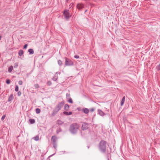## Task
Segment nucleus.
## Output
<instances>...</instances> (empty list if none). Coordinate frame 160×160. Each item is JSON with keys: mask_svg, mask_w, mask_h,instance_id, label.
Listing matches in <instances>:
<instances>
[{"mask_svg": "<svg viewBox=\"0 0 160 160\" xmlns=\"http://www.w3.org/2000/svg\"><path fill=\"white\" fill-rule=\"evenodd\" d=\"M77 8L79 10L84 8V5L82 3H78L77 5Z\"/></svg>", "mask_w": 160, "mask_h": 160, "instance_id": "obj_8", "label": "nucleus"}, {"mask_svg": "<svg viewBox=\"0 0 160 160\" xmlns=\"http://www.w3.org/2000/svg\"><path fill=\"white\" fill-rule=\"evenodd\" d=\"M13 98H14L13 95L12 94H11L8 98V102L11 101L13 99Z\"/></svg>", "mask_w": 160, "mask_h": 160, "instance_id": "obj_11", "label": "nucleus"}, {"mask_svg": "<svg viewBox=\"0 0 160 160\" xmlns=\"http://www.w3.org/2000/svg\"><path fill=\"white\" fill-rule=\"evenodd\" d=\"M61 129H59V130L58 131V130H57V133H58L59 132H61Z\"/></svg>", "mask_w": 160, "mask_h": 160, "instance_id": "obj_39", "label": "nucleus"}, {"mask_svg": "<svg viewBox=\"0 0 160 160\" xmlns=\"http://www.w3.org/2000/svg\"><path fill=\"white\" fill-rule=\"evenodd\" d=\"M1 36L0 35V40H1Z\"/></svg>", "mask_w": 160, "mask_h": 160, "instance_id": "obj_40", "label": "nucleus"}, {"mask_svg": "<svg viewBox=\"0 0 160 160\" xmlns=\"http://www.w3.org/2000/svg\"><path fill=\"white\" fill-rule=\"evenodd\" d=\"M18 84L20 85H22V82L21 80H20L18 82Z\"/></svg>", "mask_w": 160, "mask_h": 160, "instance_id": "obj_37", "label": "nucleus"}, {"mask_svg": "<svg viewBox=\"0 0 160 160\" xmlns=\"http://www.w3.org/2000/svg\"><path fill=\"white\" fill-rule=\"evenodd\" d=\"M29 121L31 124H33L35 122V120L34 119H30Z\"/></svg>", "mask_w": 160, "mask_h": 160, "instance_id": "obj_20", "label": "nucleus"}, {"mask_svg": "<svg viewBox=\"0 0 160 160\" xmlns=\"http://www.w3.org/2000/svg\"><path fill=\"white\" fill-rule=\"evenodd\" d=\"M29 54L32 55L34 53V51L32 49H29L28 50Z\"/></svg>", "mask_w": 160, "mask_h": 160, "instance_id": "obj_17", "label": "nucleus"}, {"mask_svg": "<svg viewBox=\"0 0 160 160\" xmlns=\"http://www.w3.org/2000/svg\"><path fill=\"white\" fill-rule=\"evenodd\" d=\"M63 114L66 115H71L72 114V112H66V111H64L63 112Z\"/></svg>", "mask_w": 160, "mask_h": 160, "instance_id": "obj_13", "label": "nucleus"}, {"mask_svg": "<svg viewBox=\"0 0 160 160\" xmlns=\"http://www.w3.org/2000/svg\"><path fill=\"white\" fill-rule=\"evenodd\" d=\"M61 73L59 72H57L55 73L53 77L52 78V80L54 81H56L58 78V75L60 74Z\"/></svg>", "mask_w": 160, "mask_h": 160, "instance_id": "obj_7", "label": "nucleus"}, {"mask_svg": "<svg viewBox=\"0 0 160 160\" xmlns=\"http://www.w3.org/2000/svg\"><path fill=\"white\" fill-rule=\"evenodd\" d=\"M125 96H124L122 97L120 103L121 105V106H122L123 105L125 102Z\"/></svg>", "mask_w": 160, "mask_h": 160, "instance_id": "obj_12", "label": "nucleus"}, {"mask_svg": "<svg viewBox=\"0 0 160 160\" xmlns=\"http://www.w3.org/2000/svg\"><path fill=\"white\" fill-rule=\"evenodd\" d=\"M34 87L36 88H39V85L38 84H35L34 85Z\"/></svg>", "mask_w": 160, "mask_h": 160, "instance_id": "obj_32", "label": "nucleus"}, {"mask_svg": "<svg viewBox=\"0 0 160 160\" xmlns=\"http://www.w3.org/2000/svg\"><path fill=\"white\" fill-rule=\"evenodd\" d=\"M64 104V101H62L58 103L53 109L52 113V116H54L57 114L58 111L63 107Z\"/></svg>", "mask_w": 160, "mask_h": 160, "instance_id": "obj_1", "label": "nucleus"}, {"mask_svg": "<svg viewBox=\"0 0 160 160\" xmlns=\"http://www.w3.org/2000/svg\"><path fill=\"white\" fill-rule=\"evenodd\" d=\"M89 124L87 123L84 122L82 125V129L83 130L87 129L89 128Z\"/></svg>", "mask_w": 160, "mask_h": 160, "instance_id": "obj_6", "label": "nucleus"}, {"mask_svg": "<svg viewBox=\"0 0 160 160\" xmlns=\"http://www.w3.org/2000/svg\"><path fill=\"white\" fill-rule=\"evenodd\" d=\"M52 143L53 145V147L55 149H56L57 147V142H52Z\"/></svg>", "mask_w": 160, "mask_h": 160, "instance_id": "obj_14", "label": "nucleus"}, {"mask_svg": "<svg viewBox=\"0 0 160 160\" xmlns=\"http://www.w3.org/2000/svg\"><path fill=\"white\" fill-rule=\"evenodd\" d=\"M15 91L16 92H18V87L17 85L15 86Z\"/></svg>", "mask_w": 160, "mask_h": 160, "instance_id": "obj_27", "label": "nucleus"}, {"mask_svg": "<svg viewBox=\"0 0 160 160\" xmlns=\"http://www.w3.org/2000/svg\"><path fill=\"white\" fill-rule=\"evenodd\" d=\"M95 110V108H90L89 110L90 112H93Z\"/></svg>", "mask_w": 160, "mask_h": 160, "instance_id": "obj_33", "label": "nucleus"}, {"mask_svg": "<svg viewBox=\"0 0 160 160\" xmlns=\"http://www.w3.org/2000/svg\"><path fill=\"white\" fill-rule=\"evenodd\" d=\"M51 140L52 142H57V138L55 136H53L52 137Z\"/></svg>", "mask_w": 160, "mask_h": 160, "instance_id": "obj_9", "label": "nucleus"}, {"mask_svg": "<svg viewBox=\"0 0 160 160\" xmlns=\"http://www.w3.org/2000/svg\"><path fill=\"white\" fill-rule=\"evenodd\" d=\"M41 110L39 108H37L36 109V113L37 114H39L40 113Z\"/></svg>", "mask_w": 160, "mask_h": 160, "instance_id": "obj_23", "label": "nucleus"}, {"mask_svg": "<svg viewBox=\"0 0 160 160\" xmlns=\"http://www.w3.org/2000/svg\"><path fill=\"white\" fill-rule=\"evenodd\" d=\"M69 108V106L68 104H65L64 105V109L66 111L68 110Z\"/></svg>", "mask_w": 160, "mask_h": 160, "instance_id": "obj_16", "label": "nucleus"}, {"mask_svg": "<svg viewBox=\"0 0 160 160\" xmlns=\"http://www.w3.org/2000/svg\"><path fill=\"white\" fill-rule=\"evenodd\" d=\"M33 138L35 141H36L38 140L39 139V136L38 135L35 136V137H34Z\"/></svg>", "mask_w": 160, "mask_h": 160, "instance_id": "obj_22", "label": "nucleus"}, {"mask_svg": "<svg viewBox=\"0 0 160 160\" xmlns=\"http://www.w3.org/2000/svg\"><path fill=\"white\" fill-rule=\"evenodd\" d=\"M58 64L60 66H61L62 65V61L61 60H58Z\"/></svg>", "mask_w": 160, "mask_h": 160, "instance_id": "obj_25", "label": "nucleus"}, {"mask_svg": "<svg viewBox=\"0 0 160 160\" xmlns=\"http://www.w3.org/2000/svg\"><path fill=\"white\" fill-rule=\"evenodd\" d=\"M98 114L102 116H103L105 114L102 110L100 109H98Z\"/></svg>", "mask_w": 160, "mask_h": 160, "instance_id": "obj_10", "label": "nucleus"}, {"mask_svg": "<svg viewBox=\"0 0 160 160\" xmlns=\"http://www.w3.org/2000/svg\"><path fill=\"white\" fill-rule=\"evenodd\" d=\"M108 160H109L108 158Z\"/></svg>", "mask_w": 160, "mask_h": 160, "instance_id": "obj_42", "label": "nucleus"}, {"mask_svg": "<svg viewBox=\"0 0 160 160\" xmlns=\"http://www.w3.org/2000/svg\"><path fill=\"white\" fill-rule=\"evenodd\" d=\"M66 97L67 99H68L70 98V95L69 93H67L66 94Z\"/></svg>", "mask_w": 160, "mask_h": 160, "instance_id": "obj_24", "label": "nucleus"}, {"mask_svg": "<svg viewBox=\"0 0 160 160\" xmlns=\"http://www.w3.org/2000/svg\"><path fill=\"white\" fill-rule=\"evenodd\" d=\"M83 112L86 114L88 113L89 112V110L87 108H85L83 109Z\"/></svg>", "mask_w": 160, "mask_h": 160, "instance_id": "obj_15", "label": "nucleus"}, {"mask_svg": "<svg viewBox=\"0 0 160 160\" xmlns=\"http://www.w3.org/2000/svg\"><path fill=\"white\" fill-rule=\"evenodd\" d=\"M68 102L71 103H72L73 102L72 100V99L71 98L68 99Z\"/></svg>", "mask_w": 160, "mask_h": 160, "instance_id": "obj_28", "label": "nucleus"}, {"mask_svg": "<svg viewBox=\"0 0 160 160\" xmlns=\"http://www.w3.org/2000/svg\"><path fill=\"white\" fill-rule=\"evenodd\" d=\"M47 84L48 86H50L51 85L52 82L50 81H49L47 82Z\"/></svg>", "mask_w": 160, "mask_h": 160, "instance_id": "obj_29", "label": "nucleus"}, {"mask_svg": "<svg viewBox=\"0 0 160 160\" xmlns=\"http://www.w3.org/2000/svg\"><path fill=\"white\" fill-rule=\"evenodd\" d=\"M74 57L75 58L78 59L79 58V56L78 55H75L74 56Z\"/></svg>", "mask_w": 160, "mask_h": 160, "instance_id": "obj_35", "label": "nucleus"}, {"mask_svg": "<svg viewBox=\"0 0 160 160\" xmlns=\"http://www.w3.org/2000/svg\"><path fill=\"white\" fill-rule=\"evenodd\" d=\"M65 66H71L73 65V62L72 61L67 58H65Z\"/></svg>", "mask_w": 160, "mask_h": 160, "instance_id": "obj_4", "label": "nucleus"}, {"mask_svg": "<svg viewBox=\"0 0 160 160\" xmlns=\"http://www.w3.org/2000/svg\"><path fill=\"white\" fill-rule=\"evenodd\" d=\"M13 69V67L12 66H11L8 68V71L9 72H11Z\"/></svg>", "mask_w": 160, "mask_h": 160, "instance_id": "obj_19", "label": "nucleus"}, {"mask_svg": "<svg viewBox=\"0 0 160 160\" xmlns=\"http://www.w3.org/2000/svg\"><path fill=\"white\" fill-rule=\"evenodd\" d=\"M28 46V44H25V45H24L23 46V48L24 49H26L27 48V46Z\"/></svg>", "mask_w": 160, "mask_h": 160, "instance_id": "obj_36", "label": "nucleus"}, {"mask_svg": "<svg viewBox=\"0 0 160 160\" xmlns=\"http://www.w3.org/2000/svg\"><path fill=\"white\" fill-rule=\"evenodd\" d=\"M63 14L65 18L67 20L69 18L71 17V15H70L69 12L68 10H65L63 12Z\"/></svg>", "mask_w": 160, "mask_h": 160, "instance_id": "obj_5", "label": "nucleus"}, {"mask_svg": "<svg viewBox=\"0 0 160 160\" xmlns=\"http://www.w3.org/2000/svg\"><path fill=\"white\" fill-rule=\"evenodd\" d=\"M21 92L20 91H19L18 92V96H20L21 95Z\"/></svg>", "mask_w": 160, "mask_h": 160, "instance_id": "obj_38", "label": "nucleus"}, {"mask_svg": "<svg viewBox=\"0 0 160 160\" xmlns=\"http://www.w3.org/2000/svg\"><path fill=\"white\" fill-rule=\"evenodd\" d=\"M18 63L17 62L15 63L14 65V68H17L18 67Z\"/></svg>", "mask_w": 160, "mask_h": 160, "instance_id": "obj_30", "label": "nucleus"}, {"mask_svg": "<svg viewBox=\"0 0 160 160\" xmlns=\"http://www.w3.org/2000/svg\"><path fill=\"white\" fill-rule=\"evenodd\" d=\"M156 68L158 71L160 70V64L156 66Z\"/></svg>", "mask_w": 160, "mask_h": 160, "instance_id": "obj_26", "label": "nucleus"}, {"mask_svg": "<svg viewBox=\"0 0 160 160\" xmlns=\"http://www.w3.org/2000/svg\"><path fill=\"white\" fill-rule=\"evenodd\" d=\"M6 82L7 84H9L10 83V81L9 79H8L6 80Z\"/></svg>", "mask_w": 160, "mask_h": 160, "instance_id": "obj_31", "label": "nucleus"}, {"mask_svg": "<svg viewBox=\"0 0 160 160\" xmlns=\"http://www.w3.org/2000/svg\"><path fill=\"white\" fill-rule=\"evenodd\" d=\"M79 125L77 123H73L70 126L69 130L72 134H75L79 129Z\"/></svg>", "mask_w": 160, "mask_h": 160, "instance_id": "obj_2", "label": "nucleus"}, {"mask_svg": "<svg viewBox=\"0 0 160 160\" xmlns=\"http://www.w3.org/2000/svg\"><path fill=\"white\" fill-rule=\"evenodd\" d=\"M23 54V50L22 49H21L19 50L18 52V55L20 56H22Z\"/></svg>", "mask_w": 160, "mask_h": 160, "instance_id": "obj_18", "label": "nucleus"}, {"mask_svg": "<svg viewBox=\"0 0 160 160\" xmlns=\"http://www.w3.org/2000/svg\"><path fill=\"white\" fill-rule=\"evenodd\" d=\"M6 117V115H3L2 116V118H1V120L2 121H3L4 120V119H5V118Z\"/></svg>", "mask_w": 160, "mask_h": 160, "instance_id": "obj_34", "label": "nucleus"}, {"mask_svg": "<svg viewBox=\"0 0 160 160\" xmlns=\"http://www.w3.org/2000/svg\"><path fill=\"white\" fill-rule=\"evenodd\" d=\"M106 142L104 140H102L99 144V148L100 151L102 153H104L106 151Z\"/></svg>", "mask_w": 160, "mask_h": 160, "instance_id": "obj_3", "label": "nucleus"}, {"mask_svg": "<svg viewBox=\"0 0 160 160\" xmlns=\"http://www.w3.org/2000/svg\"><path fill=\"white\" fill-rule=\"evenodd\" d=\"M88 148H89V146H88Z\"/></svg>", "mask_w": 160, "mask_h": 160, "instance_id": "obj_41", "label": "nucleus"}, {"mask_svg": "<svg viewBox=\"0 0 160 160\" xmlns=\"http://www.w3.org/2000/svg\"><path fill=\"white\" fill-rule=\"evenodd\" d=\"M87 11V10H86L85 11V12H86Z\"/></svg>", "mask_w": 160, "mask_h": 160, "instance_id": "obj_43", "label": "nucleus"}, {"mask_svg": "<svg viewBox=\"0 0 160 160\" xmlns=\"http://www.w3.org/2000/svg\"><path fill=\"white\" fill-rule=\"evenodd\" d=\"M57 123L59 125H62L63 123V122L61 120H58L57 121Z\"/></svg>", "mask_w": 160, "mask_h": 160, "instance_id": "obj_21", "label": "nucleus"}]
</instances>
